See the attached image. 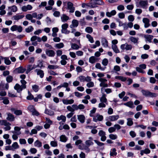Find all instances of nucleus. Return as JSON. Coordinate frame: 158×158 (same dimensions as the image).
I'll return each mask as SVG.
<instances>
[{"mask_svg":"<svg viewBox=\"0 0 158 158\" xmlns=\"http://www.w3.org/2000/svg\"><path fill=\"white\" fill-rule=\"evenodd\" d=\"M6 125H4L5 127H4V129L5 130V131H8L10 130L11 129V127L10 126L11 125V124L7 122L6 121Z\"/></svg>","mask_w":158,"mask_h":158,"instance_id":"nucleus-32","label":"nucleus"},{"mask_svg":"<svg viewBox=\"0 0 158 158\" xmlns=\"http://www.w3.org/2000/svg\"><path fill=\"white\" fill-rule=\"evenodd\" d=\"M96 0H91L90 1L86 4V6L91 8H94L97 7Z\"/></svg>","mask_w":158,"mask_h":158,"instance_id":"nucleus-7","label":"nucleus"},{"mask_svg":"<svg viewBox=\"0 0 158 158\" xmlns=\"http://www.w3.org/2000/svg\"><path fill=\"white\" fill-rule=\"evenodd\" d=\"M24 15H15L13 17L14 19L15 20H19V19H22L24 17Z\"/></svg>","mask_w":158,"mask_h":158,"instance_id":"nucleus-43","label":"nucleus"},{"mask_svg":"<svg viewBox=\"0 0 158 158\" xmlns=\"http://www.w3.org/2000/svg\"><path fill=\"white\" fill-rule=\"evenodd\" d=\"M50 144L52 147H56L57 146V143L56 141H52L50 142Z\"/></svg>","mask_w":158,"mask_h":158,"instance_id":"nucleus-55","label":"nucleus"},{"mask_svg":"<svg viewBox=\"0 0 158 158\" xmlns=\"http://www.w3.org/2000/svg\"><path fill=\"white\" fill-rule=\"evenodd\" d=\"M127 125L129 126H131L133 124L132 118H129L127 119Z\"/></svg>","mask_w":158,"mask_h":158,"instance_id":"nucleus-44","label":"nucleus"},{"mask_svg":"<svg viewBox=\"0 0 158 158\" xmlns=\"http://www.w3.org/2000/svg\"><path fill=\"white\" fill-rule=\"evenodd\" d=\"M103 118V116L102 115H100L99 114H96L95 116H94L93 118V121L95 122H97L98 121H101L102 120Z\"/></svg>","mask_w":158,"mask_h":158,"instance_id":"nucleus-5","label":"nucleus"},{"mask_svg":"<svg viewBox=\"0 0 158 158\" xmlns=\"http://www.w3.org/2000/svg\"><path fill=\"white\" fill-rule=\"evenodd\" d=\"M85 143L87 146L89 147L93 144V143L90 140H87L85 142Z\"/></svg>","mask_w":158,"mask_h":158,"instance_id":"nucleus-49","label":"nucleus"},{"mask_svg":"<svg viewBox=\"0 0 158 158\" xmlns=\"http://www.w3.org/2000/svg\"><path fill=\"white\" fill-rule=\"evenodd\" d=\"M96 108H94L93 109L91 110L90 111V114H89V116L90 117H93V114L95 113L96 111Z\"/></svg>","mask_w":158,"mask_h":158,"instance_id":"nucleus-57","label":"nucleus"},{"mask_svg":"<svg viewBox=\"0 0 158 158\" xmlns=\"http://www.w3.org/2000/svg\"><path fill=\"white\" fill-rule=\"evenodd\" d=\"M142 20L143 22L144 23V27L145 28L148 27L150 26V21L148 19L144 18H143Z\"/></svg>","mask_w":158,"mask_h":158,"instance_id":"nucleus-12","label":"nucleus"},{"mask_svg":"<svg viewBox=\"0 0 158 158\" xmlns=\"http://www.w3.org/2000/svg\"><path fill=\"white\" fill-rule=\"evenodd\" d=\"M26 18L28 20H31L33 18L31 14H27L26 15Z\"/></svg>","mask_w":158,"mask_h":158,"instance_id":"nucleus-60","label":"nucleus"},{"mask_svg":"<svg viewBox=\"0 0 158 158\" xmlns=\"http://www.w3.org/2000/svg\"><path fill=\"white\" fill-rule=\"evenodd\" d=\"M99 59L95 56H91L89 59V62L92 64H94L98 61Z\"/></svg>","mask_w":158,"mask_h":158,"instance_id":"nucleus-14","label":"nucleus"},{"mask_svg":"<svg viewBox=\"0 0 158 158\" xmlns=\"http://www.w3.org/2000/svg\"><path fill=\"white\" fill-rule=\"evenodd\" d=\"M112 48L113 51L116 53H118L119 52V51L118 49L117 46L115 45H112Z\"/></svg>","mask_w":158,"mask_h":158,"instance_id":"nucleus-41","label":"nucleus"},{"mask_svg":"<svg viewBox=\"0 0 158 158\" xmlns=\"http://www.w3.org/2000/svg\"><path fill=\"white\" fill-rule=\"evenodd\" d=\"M28 109L32 112L35 109L33 106L30 105L28 107Z\"/></svg>","mask_w":158,"mask_h":158,"instance_id":"nucleus-64","label":"nucleus"},{"mask_svg":"<svg viewBox=\"0 0 158 158\" xmlns=\"http://www.w3.org/2000/svg\"><path fill=\"white\" fill-rule=\"evenodd\" d=\"M106 95L105 94H102V97L100 98V101L101 102H104L105 103L107 102V100L106 98Z\"/></svg>","mask_w":158,"mask_h":158,"instance_id":"nucleus-28","label":"nucleus"},{"mask_svg":"<svg viewBox=\"0 0 158 158\" xmlns=\"http://www.w3.org/2000/svg\"><path fill=\"white\" fill-rule=\"evenodd\" d=\"M72 24L71 25L70 27L71 28H73L77 27L78 25V22L76 19H73L72 22Z\"/></svg>","mask_w":158,"mask_h":158,"instance_id":"nucleus-17","label":"nucleus"},{"mask_svg":"<svg viewBox=\"0 0 158 158\" xmlns=\"http://www.w3.org/2000/svg\"><path fill=\"white\" fill-rule=\"evenodd\" d=\"M109 137L110 139L112 140L115 139L117 138V136L116 135L113 134H110L109 135Z\"/></svg>","mask_w":158,"mask_h":158,"instance_id":"nucleus-51","label":"nucleus"},{"mask_svg":"<svg viewBox=\"0 0 158 158\" xmlns=\"http://www.w3.org/2000/svg\"><path fill=\"white\" fill-rule=\"evenodd\" d=\"M67 8L69 10L70 13H73L75 10L74 7L73 6V4L70 2H68L67 3Z\"/></svg>","mask_w":158,"mask_h":158,"instance_id":"nucleus-10","label":"nucleus"},{"mask_svg":"<svg viewBox=\"0 0 158 158\" xmlns=\"http://www.w3.org/2000/svg\"><path fill=\"white\" fill-rule=\"evenodd\" d=\"M98 80L101 82L100 84V86L101 87H107L108 86V85L106 82L107 81V80L106 79L99 78L98 79Z\"/></svg>","mask_w":158,"mask_h":158,"instance_id":"nucleus-4","label":"nucleus"},{"mask_svg":"<svg viewBox=\"0 0 158 158\" xmlns=\"http://www.w3.org/2000/svg\"><path fill=\"white\" fill-rule=\"evenodd\" d=\"M95 68L97 69H100L102 71H104L106 67L103 68L101 66V64L99 63H97L95 65Z\"/></svg>","mask_w":158,"mask_h":158,"instance_id":"nucleus-39","label":"nucleus"},{"mask_svg":"<svg viewBox=\"0 0 158 158\" xmlns=\"http://www.w3.org/2000/svg\"><path fill=\"white\" fill-rule=\"evenodd\" d=\"M34 145L37 147L40 148L42 146V144L41 142L38 140H37L34 142Z\"/></svg>","mask_w":158,"mask_h":158,"instance_id":"nucleus-36","label":"nucleus"},{"mask_svg":"<svg viewBox=\"0 0 158 158\" xmlns=\"http://www.w3.org/2000/svg\"><path fill=\"white\" fill-rule=\"evenodd\" d=\"M33 30V28L32 26H29L27 28L25 29V31L27 33H29L32 31Z\"/></svg>","mask_w":158,"mask_h":158,"instance_id":"nucleus-48","label":"nucleus"},{"mask_svg":"<svg viewBox=\"0 0 158 158\" xmlns=\"http://www.w3.org/2000/svg\"><path fill=\"white\" fill-rule=\"evenodd\" d=\"M120 69V67L118 66L115 65L114 67L113 70L115 72L119 71Z\"/></svg>","mask_w":158,"mask_h":158,"instance_id":"nucleus-53","label":"nucleus"},{"mask_svg":"<svg viewBox=\"0 0 158 158\" xmlns=\"http://www.w3.org/2000/svg\"><path fill=\"white\" fill-rule=\"evenodd\" d=\"M60 19L62 22L65 23L67 22L69 19V18L66 14H63L61 15Z\"/></svg>","mask_w":158,"mask_h":158,"instance_id":"nucleus-11","label":"nucleus"},{"mask_svg":"<svg viewBox=\"0 0 158 158\" xmlns=\"http://www.w3.org/2000/svg\"><path fill=\"white\" fill-rule=\"evenodd\" d=\"M1 58L2 60H4V63L8 65L11 64V62L9 60V58L6 57H3L2 56H1Z\"/></svg>","mask_w":158,"mask_h":158,"instance_id":"nucleus-26","label":"nucleus"},{"mask_svg":"<svg viewBox=\"0 0 158 158\" xmlns=\"http://www.w3.org/2000/svg\"><path fill=\"white\" fill-rule=\"evenodd\" d=\"M117 153L116 152V150L115 148H113L112 149L111 151L110 152V155L111 156H116Z\"/></svg>","mask_w":158,"mask_h":158,"instance_id":"nucleus-40","label":"nucleus"},{"mask_svg":"<svg viewBox=\"0 0 158 158\" xmlns=\"http://www.w3.org/2000/svg\"><path fill=\"white\" fill-rule=\"evenodd\" d=\"M32 8V7L30 5H28L27 6H23L21 7V10L23 11H26L27 10H30Z\"/></svg>","mask_w":158,"mask_h":158,"instance_id":"nucleus-18","label":"nucleus"},{"mask_svg":"<svg viewBox=\"0 0 158 158\" xmlns=\"http://www.w3.org/2000/svg\"><path fill=\"white\" fill-rule=\"evenodd\" d=\"M87 86L89 87H91L94 86V83L92 81H90L86 85Z\"/></svg>","mask_w":158,"mask_h":158,"instance_id":"nucleus-63","label":"nucleus"},{"mask_svg":"<svg viewBox=\"0 0 158 158\" xmlns=\"http://www.w3.org/2000/svg\"><path fill=\"white\" fill-rule=\"evenodd\" d=\"M87 38L88 39L89 41L91 43H93L94 42V40L93 37L90 35L87 34L86 35Z\"/></svg>","mask_w":158,"mask_h":158,"instance_id":"nucleus-42","label":"nucleus"},{"mask_svg":"<svg viewBox=\"0 0 158 158\" xmlns=\"http://www.w3.org/2000/svg\"><path fill=\"white\" fill-rule=\"evenodd\" d=\"M15 114L16 115H21L22 114V111L20 110H16L15 112Z\"/></svg>","mask_w":158,"mask_h":158,"instance_id":"nucleus-61","label":"nucleus"},{"mask_svg":"<svg viewBox=\"0 0 158 158\" xmlns=\"http://www.w3.org/2000/svg\"><path fill=\"white\" fill-rule=\"evenodd\" d=\"M64 46V44L63 43H60L58 44H56L55 46V47L57 48L60 49L63 48Z\"/></svg>","mask_w":158,"mask_h":158,"instance_id":"nucleus-31","label":"nucleus"},{"mask_svg":"<svg viewBox=\"0 0 158 158\" xmlns=\"http://www.w3.org/2000/svg\"><path fill=\"white\" fill-rule=\"evenodd\" d=\"M119 117L118 115H114L110 116L108 118L111 121H114L118 120Z\"/></svg>","mask_w":158,"mask_h":158,"instance_id":"nucleus-20","label":"nucleus"},{"mask_svg":"<svg viewBox=\"0 0 158 158\" xmlns=\"http://www.w3.org/2000/svg\"><path fill=\"white\" fill-rule=\"evenodd\" d=\"M26 71V69L23 68L22 66H20L15 69V72L18 73H23Z\"/></svg>","mask_w":158,"mask_h":158,"instance_id":"nucleus-16","label":"nucleus"},{"mask_svg":"<svg viewBox=\"0 0 158 158\" xmlns=\"http://www.w3.org/2000/svg\"><path fill=\"white\" fill-rule=\"evenodd\" d=\"M13 79V77L11 76H8L6 78V81L8 83L12 82Z\"/></svg>","mask_w":158,"mask_h":158,"instance_id":"nucleus-52","label":"nucleus"},{"mask_svg":"<svg viewBox=\"0 0 158 158\" xmlns=\"http://www.w3.org/2000/svg\"><path fill=\"white\" fill-rule=\"evenodd\" d=\"M141 91L143 94L146 97H155L156 96V94L151 93L148 90L142 89Z\"/></svg>","mask_w":158,"mask_h":158,"instance_id":"nucleus-1","label":"nucleus"},{"mask_svg":"<svg viewBox=\"0 0 158 158\" xmlns=\"http://www.w3.org/2000/svg\"><path fill=\"white\" fill-rule=\"evenodd\" d=\"M14 89L17 90V92L20 93L23 89H25L24 86L20 85L18 84H16L14 87Z\"/></svg>","mask_w":158,"mask_h":158,"instance_id":"nucleus-9","label":"nucleus"},{"mask_svg":"<svg viewBox=\"0 0 158 158\" xmlns=\"http://www.w3.org/2000/svg\"><path fill=\"white\" fill-rule=\"evenodd\" d=\"M97 4L100 5H104V3L102 0H96Z\"/></svg>","mask_w":158,"mask_h":158,"instance_id":"nucleus-58","label":"nucleus"},{"mask_svg":"<svg viewBox=\"0 0 158 158\" xmlns=\"http://www.w3.org/2000/svg\"><path fill=\"white\" fill-rule=\"evenodd\" d=\"M45 113L50 115H53L54 114V112L53 111L47 109H45Z\"/></svg>","mask_w":158,"mask_h":158,"instance_id":"nucleus-29","label":"nucleus"},{"mask_svg":"<svg viewBox=\"0 0 158 158\" xmlns=\"http://www.w3.org/2000/svg\"><path fill=\"white\" fill-rule=\"evenodd\" d=\"M85 31L87 33H90L93 31V29L91 27H87L86 28Z\"/></svg>","mask_w":158,"mask_h":158,"instance_id":"nucleus-50","label":"nucleus"},{"mask_svg":"<svg viewBox=\"0 0 158 158\" xmlns=\"http://www.w3.org/2000/svg\"><path fill=\"white\" fill-rule=\"evenodd\" d=\"M12 148H13V150L18 148H19V146L18 143L16 142L14 143L11 146Z\"/></svg>","mask_w":158,"mask_h":158,"instance_id":"nucleus-33","label":"nucleus"},{"mask_svg":"<svg viewBox=\"0 0 158 158\" xmlns=\"http://www.w3.org/2000/svg\"><path fill=\"white\" fill-rule=\"evenodd\" d=\"M128 19L129 21L132 22L134 20V18L133 15H130L128 17Z\"/></svg>","mask_w":158,"mask_h":158,"instance_id":"nucleus-59","label":"nucleus"},{"mask_svg":"<svg viewBox=\"0 0 158 158\" xmlns=\"http://www.w3.org/2000/svg\"><path fill=\"white\" fill-rule=\"evenodd\" d=\"M124 105L132 108H134L135 107L133 105V102L131 101L128 102L126 103H124Z\"/></svg>","mask_w":158,"mask_h":158,"instance_id":"nucleus-27","label":"nucleus"},{"mask_svg":"<svg viewBox=\"0 0 158 158\" xmlns=\"http://www.w3.org/2000/svg\"><path fill=\"white\" fill-rule=\"evenodd\" d=\"M71 48L75 50H77L79 48V46L75 43H73L71 44Z\"/></svg>","mask_w":158,"mask_h":158,"instance_id":"nucleus-45","label":"nucleus"},{"mask_svg":"<svg viewBox=\"0 0 158 158\" xmlns=\"http://www.w3.org/2000/svg\"><path fill=\"white\" fill-rule=\"evenodd\" d=\"M34 69V68L31 65H29L27 66V69L26 72V73L27 74L31 70Z\"/></svg>","mask_w":158,"mask_h":158,"instance_id":"nucleus-35","label":"nucleus"},{"mask_svg":"<svg viewBox=\"0 0 158 158\" xmlns=\"http://www.w3.org/2000/svg\"><path fill=\"white\" fill-rule=\"evenodd\" d=\"M139 4L141 7L145 8L148 5V2L147 0H141L139 2Z\"/></svg>","mask_w":158,"mask_h":158,"instance_id":"nucleus-6","label":"nucleus"},{"mask_svg":"<svg viewBox=\"0 0 158 158\" xmlns=\"http://www.w3.org/2000/svg\"><path fill=\"white\" fill-rule=\"evenodd\" d=\"M10 30L12 31H17L19 32H21L23 30V27L21 26L14 25L11 27Z\"/></svg>","mask_w":158,"mask_h":158,"instance_id":"nucleus-3","label":"nucleus"},{"mask_svg":"<svg viewBox=\"0 0 158 158\" xmlns=\"http://www.w3.org/2000/svg\"><path fill=\"white\" fill-rule=\"evenodd\" d=\"M59 68V66L57 65H49L48 66V68L49 69H56Z\"/></svg>","mask_w":158,"mask_h":158,"instance_id":"nucleus-37","label":"nucleus"},{"mask_svg":"<svg viewBox=\"0 0 158 158\" xmlns=\"http://www.w3.org/2000/svg\"><path fill=\"white\" fill-rule=\"evenodd\" d=\"M8 10L13 12H15L17 10V8L15 6L13 5L12 6L9 7Z\"/></svg>","mask_w":158,"mask_h":158,"instance_id":"nucleus-25","label":"nucleus"},{"mask_svg":"<svg viewBox=\"0 0 158 158\" xmlns=\"http://www.w3.org/2000/svg\"><path fill=\"white\" fill-rule=\"evenodd\" d=\"M68 26L69 25L67 23H64L61 25V32L62 33L68 34L69 33L70 31L67 29Z\"/></svg>","mask_w":158,"mask_h":158,"instance_id":"nucleus-2","label":"nucleus"},{"mask_svg":"<svg viewBox=\"0 0 158 158\" xmlns=\"http://www.w3.org/2000/svg\"><path fill=\"white\" fill-rule=\"evenodd\" d=\"M34 98L33 96L28 91V95L27 97V99L28 100H31Z\"/></svg>","mask_w":158,"mask_h":158,"instance_id":"nucleus-46","label":"nucleus"},{"mask_svg":"<svg viewBox=\"0 0 158 158\" xmlns=\"http://www.w3.org/2000/svg\"><path fill=\"white\" fill-rule=\"evenodd\" d=\"M101 42L102 43V45L104 47H107L108 46V42L105 39L102 38Z\"/></svg>","mask_w":158,"mask_h":158,"instance_id":"nucleus-30","label":"nucleus"},{"mask_svg":"<svg viewBox=\"0 0 158 158\" xmlns=\"http://www.w3.org/2000/svg\"><path fill=\"white\" fill-rule=\"evenodd\" d=\"M35 71L37 73V75L39 76L41 78H43L44 77V73L42 70L36 69L35 70Z\"/></svg>","mask_w":158,"mask_h":158,"instance_id":"nucleus-13","label":"nucleus"},{"mask_svg":"<svg viewBox=\"0 0 158 158\" xmlns=\"http://www.w3.org/2000/svg\"><path fill=\"white\" fill-rule=\"evenodd\" d=\"M60 141L64 142H66L67 140V138L64 135H61L60 137Z\"/></svg>","mask_w":158,"mask_h":158,"instance_id":"nucleus-38","label":"nucleus"},{"mask_svg":"<svg viewBox=\"0 0 158 158\" xmlns=\"http://www.w3.org/2000/svg\"><path fill=\"white\" fill-rule=\"evenodd\" d=\"M132 48V46L131 44H128L126 43L125 49L127 50H131Z\"/></svg>","mask_w":158,"mask_h":158,"instance_id":"nucleus-54","label":"nucleus"},{"mask_svg":"<svg viewBox=\"0 0 158 158\" xmlns=\"http://www.w3.org/2000/svg\"><path fill=\"white\" fill-rule=\"evenodd\" d=\"M108 63V60L106 58L104 59L102 61V64L105 66H106L107 65Z\"/></svg>","mask_w":158,"mask_h":158,"instance_id":"nucleus-47","label":"nucleus"},{"mask_svg":"<svg viewBox=\"0 0 158 158\" xmlns=\"http://www.w3.org/2000/svg\"><path fill=\"white\" fill-rule=\"evenodd\" d=\"M144 37L146 41H148L149 42L151 43L152 42V40L153 39V36L150 35H144Z\"/></svg>","mask_w":158,"mask_h":158,"instance_id":"nucleus-19","label":"nucleus"},{"mask_svg":"<svg viewBox=\"0 0 158 158\" xmlns=\"http://www.w3.org/2000/svg\"><path fill=\"white\" fill-rule=\"evenodd\" d=\"M77 116L78 120L81 123H84L85 117L83 115H78Z\"/></svg>","mask_w":158,"mask_h":158,"instance_id":"nucleus-21","label":"nucleus"},{"mask_svg":"<svg viewBox=\"0 0 158 158\" xmlns=\"http://www.w3.org/2000/svg\"><path fill=\"white\" fill-rule=\"evenodd\" d=\"M136 71L139 73H145V71L143 70L142 69H141L140 67H136Z\"/></svg>","mask_w":158,"mask_h":158,"instance_id":"nucleus-56","label":"nucleus"},{"mask_svg":"<svg viewBox=\"0 0 158 158\" xmlns=\"http://www.w3.org/2000/svg\"><path fill=\"white\" fill-rule=\"evenodd\" d=\"M98 135L101 137V140L102 141H104L106 139V137L105 136V132L102 130H100L98 133Z\"/></svg>","mask_w":158,"mask_h":158,"instance_id":"nucleus-8","label":"nucleus"},{"mask_svg":"<svg viewBox=\"0 0 158 158\" xmlns=\"http://www.w3.org/2000/svg\"><path fill=\"white\" fill-rule=\"evenodd\" d=\"M62 102L64 104H72L74 102V100L72 99L70 100L63 99Z\"/></svg>","mask_w":158,"mask_h":158,"instance_id":"nucleus-23","label":"nucleus"},{"mask_svg":"<svg viewBox=\"0 0 158 158\" xmlns=\"http://www.w3.org/2000/svg\"><path fill=\"white\" fill-rule=\"evenodd\" d=\"M104 102H101L100 103L98 104L99 108H105L106 107V105Z\"/></svg>","mask_w":158,"mask_h":158,"instance_id":"nucleus-62","label":"nucleus"},{"mask_svg":"<svg viewBox=\"0 0 158 158\" xmlns=\"http://www.w3.org/2000/svg\"><path fill=\"white\" fill-rule=\"evenodd\" d=\"M45 52L46 55L50 57H53L55 54V52L52 50H47Z\"/></svg>","mask_w":158,"mask_h":158,"instance_id":"nucleus-15","label":"nucleus"},{"mask_svg":"<svg viewBox=\"0 0 158 158\" xmlns=\"http://www.w3.org/2000/svg\"><path fill=\"white\" fill-rule=\"evenodd\" d=\"M130 40L131 42H133L134 44H137L138 43L139 38H135L131 36L130 37Z\"/></svg>","mask_w":158,"mask_h":158,"instance_id":"nucleus-24","label":"nucleus"},{"mask_svg":"<svg viewBox=\"0 0 158 158\" xmlns=\"http://www.w3.org/2000/svg\"><path fill=\"white\" fill-rule=\"evenodd\" d=\"M57 119L58 121L61 120L63 122H64L66 121V118L65 116L61 115L60 116H58Z\"/></svg>","mask_w":158,"mask_h":158,"instance_id":"nucleus-34","label":"nucleus"},{"mask_svg":"<svg viewBox=\"0 0 158 158\" xmlns=\"http://www.w3.org/2000/svg\"><path fill=\"white\" fill-rule=\"evenodd\" d=\"M7 117L6 118V119L10 121H13L14 120L15 117L12 114L10 113H7Z\"/></svg>","mask_w":158,"mask_h":158,"instance_id":"nucleus-22","label":"nucleus"}]
</instances>
